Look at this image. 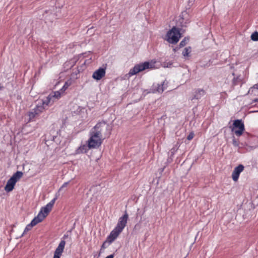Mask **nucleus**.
Here are the masks:
<instances>
[{
    "mask_svg": "<svg viewBox=\"0 0 258 258\" xmlns=\"http://www.w3.org/2000/svg\"><path fill=\"white\" fill-rule=\"evenodd\" d=\"M191 52V47H185L183 51H182V55L184 56H188L189 54Z\"/></svg>",
    "mask_w": 258,
    "mask_h": 258,
    "instance_id": "nucleus-19",
    "label": "nucleus"
},
{
    "mask_svg": "<svg viewBox=\"0 0 258 258\" xmlns=\"http://www.w3.org/2000/svg\"><path fill=\"white\" fill-rule=\"evenodd\" d=\"M244 166L242 165H239L236 167L232 174V179L234 181H237L240 173L243 170Z\"/></svg>",
    "mask_w": 258,
    "mask_h": 258,
    "instance_id": "nucleus-14",
    "label": "nucleus"
},
{
    "mask_svg": "<svg viewBox=\"0 0 258 258\" xmlns=\"http://www.w3.org/2000/svg\"><path fill=\"white\" fill-rule=\"evenodd\" d=\"M164 90H165V88L164 87V82H163L161 84H158V83H154L152 86V87L150 89V91H149V93H161L164 91Z\"/></svg>",
    "mask_w": 258,
    "mask_h": 258,
    "instance_id": "nucleus-12",
    "label": "nucleus"
},
{
    "mask_svg": "<svg viewBox=\"0 0 258 258\" xmlns=\"http://www.w3.org/2000/svg\"><path fill=\"white\" fill-rule=\"evenodd\" d=\"M238 80H239V79H238V78H235V77H234V78L233 79V82H232L233 85H237V84H238L237 82H238Z\"/></svg>",
    "mask_w": 258,
    "mask_h": 258,
    "instance_id": "nucleus-25",
    "label": "nucleus"
},
{
    "mask_svg": "<svg viewBox=\"0 0 258 258\" xmlns=\"http://www.w3.org/2000/svg\"><path fill=\"white\" fill-rule=\"evenodd\" d=\"M195 134L193 132H190L187 137V139L189 141L191 140L194 137Z\"/></svg>",
    "mask_w": 258,
    "mask_h": 258,
    "instance_id": "nucleus-24",
    "label": "nucleus"
},
{
    "mask_svg": "<svg viewBox=\"0 0 258 258\" xmlns=\"http://www.w3.org/2000/svg\"><path fill=\"white\" fill-rule=\"evenodd\" d=\"M166 40L169 43L171 44L177 43L181 37L179 29L175 27H173L171 30L168 31L166 34Z\"/></svg>",
    "mask_w": 258,
    "mask_h": 258,
    "instance_id": "nucleus-4",
    "label": "nucleus"
},
{
    "mask_svg": "<svg viewBox=\"0 0 258 258\" xmlns=\"http://www.w3.org/2000/svg\"><path fill=\"white\" fill-rule=\"evenodd\" d=\"M257 101V99H255V102H256Z\"/></svg>",
    "mask_w": 258,
    "mask_h": 258,
    "instance_id": "nucleus-28",
    "label": "nucleus"
},
{
    "mask_svg": "<svg viewBox=\"0 0 258 258\" xmlns=\"http://www.w3.org/2000/svg\"><path fill=\"white\" fill-rule=\"evenodd\" d=\"M109 125L105 121L98 122L96 125L91 130L94 133H98V135L102 137V133L104 130H109Z\"/></svg>",
    "mask_w": 258,
    "mask_h": 258,
    "instance_id": "nucleus-11",
    "label": "nucleus"
},
{
    "mask_svg": "<svg viewBox=\"0 0 258 258\" xmlns=\"http://www.w3.org/2000/svg\"><path fill=\"white\" fill-rule=\"evenodd\" d=\"M232 144L234 147H239V141L238 140H236L234 137H233L232 139Z\"/></svg>",
    "mask_w": 258,
    "mask_h": 258,
    "instance_id": "nucleus-22",
    "label": "nucleus"
},
{
    "mask_svg": "<svg viewBox=\"0 0 258 258\" xmlns=\"http://www.w3.org/2000/svg\"><path fill=\"white\" fill-rule=\"evenodd\" d=\"M68 237V235H63V236L62 238V239L61 240L57 247L56 248L54 251V256L53 258H60V256L61 255L63 251L66 244V241L64 239Z\"/></svg>",
    "mask_w": 258,
    "mask_h": 258,
    "instance_id": "nucleus-10",
    "label": "nucleus"
},
{
    "mask_svg": "<svg viewBox=\"0 0 258 258\" xmlns=\"http://www.w3.org/2000/svg\"><path fill=\"white\" fill-rule=\"evenodd\" d=\"M116 238L115 236L111 235V233H110L109 235L107 236V239L103 243L101 250L107 248Z\"/></svg>",
    "mask_w": 258,
    "mask_h": 258,
    "instance_id": "nucleus-15",
    "label": "nucleus"
},
{
    "mask_svg": "<svg viewBox=\"0 0 258 258\" xmlns=\"http://www.w3.org/2000/svg\"><path fill=\"white\" fill-rule=\"evenodd\" d=\"M113 254H110L107 256H106L105 258H113Z\"/></svg>",
    "mask_w": 258,
    "mask_h": 258,
    "instance_id": "nucleus-26",
    "label": "nucleus"
},
{
    "mask_svg": "<svg viewBox=\"0 0 258 258\" xmlns=\"http://www.w3.org/2000/svg\"><path fill=\"white\" fill-rule=\"evenodd\" d=\"M90 149L92 148L89 147V144H87V145L84 144L80 146L77 149L76 152L77 154L85 153Z\"/></svg>",
    "mask_w": 258,
    "mask_h": 258,
    "instance_id": "nucleus-16",
    "label": "nucleus"
},
{
    "mask_svg": "<svg viewBox=\"0 0 258 258\" xmlns=\"http://www.w3.org/2000/svg\"><path fill=\"white\" fill-rule=\"evenodd\" d=\"M189 41V38L185 37L179 43V46L180 47H184L186 45L187 42Z\"/></svg>",
    "mask_w": 258,
    "mask_h": 258,
    "instance_id": "nucleus-20",
    "label": "nucleus"
},
{
    "mask_svg": "<svg viewBox=\"0 0 258 258\" xmlns=\"http://www.w3.org/2000/svg\"><path fill=\"white\" fill-rule=\"evenodd\" d=\"M23 174L22 172L19 171L14 173L8 180L6 185L5 187V190L7 192H10L13 190L16 183L22 177Z\"/></svg>",
    "mask_w": 258,
    "mask_h": 258,
    "instance_id": "nucleus-6",
    "label": "nucleus"
},
{
    "mask_svg": "<svg viewBox=\"0 0 258 258\" xmlns=\"http://www.w3.org/2000/svg\"><path fill=\"white\" fill-rule=\"evenodd\" d=\"M56 198H53L49 203H48L45 206L42 207L37 216L35 217L31 221V223L27 225L25 227L24 231L22 235V236L25 233L30 230L31 228L37 225L38 223L42 221L44 218L48 215V213L51 210L53 206L54 205Z\"/></svg>",
    "mask_w": 258,
    "mask_h": 258,
    "instance_id": "nucleus-1",
    "label": "nucleus"
},
{
    "mask_svg": "<svg viewBox=\"0 0 258 258\" xmlns=\"http://www.w3.org/2000/svg\"><path fill=\"white\" fill-rule=\"evenodd\" d=\"M205 94V92L203 89H197L195 91L194 96L192 98L191 100L200 99Z\"/></svg>",
    "mask_w": 258,
    "mask_h": 258,
    "instance_id": "nucleus-17",
    "label": "nucleus"
},
{
    "mask_svg": "<svg viewBox=\"0 0 258 258\" xmlns=\"http://www.w3.org/2000/svg\"><path fill=\"white\" fill-rule=\"evenodd\" d=\"M69 86V85L68 84V83H65L61 89H60V90L63 93L65 90L68 88Z\"/></svg>",
    "mask_w": 258,
    "mask_h": 258,
    "instance_id": "nucleus-23",
    "label": "nucleus"
},
{
    "mask_svg": "<svg viewBox=\"0 0 258 258\" xmlns=\"http://www.w3.org/2000/svg\"><path fill=\"white\" fill-rule=\"evenodd\" d=\"M105 69L100 68L93 73L92 78L96 80H100L105 75Z\"/></svg>",
    "mask_w": 258,
    "mask_h": 258,
    "instance_id": "nucleus-13",
    "label": "nucleus"
},
{
    "mask_svg": "<svg viewBox=\"0 0 258 258\" xmlns=\"http://www.w3.org/2000/svg\"><path fill=\"white\" fill-rule=\"evenodd\" d=\"M89 147L92 149L98 148L102 144V137L98 135V133L90 132V138L87 141Z\"/></svg>",
    "mask_w": 258,
    "mask_h": 258,
    "instance_id": "nucleus-5",
    "label": "nucleus"
},
{
    "mask_svg": "<svg viewBox=\"0 0 258 258\" xmlns=\"http://www.w3.org/2000/svg\"><path fill=\"white\" fill-rule=\"evenodd\" d=\"M251 39L254 41H258V32L255 31L251 35Z\"/></svg>",
    "mask_w": 258,
    "mask_h": 258,
    "instance_id": "nucleus-21",
    "label": "nucleus"
},
{
    "mask_svg": "<svg viewBox=\"0 0 258 258\" xmlns=\"http://www.w3.org/2000/svg\"><path fill=\"white\" fill-rule=\"evenodd\" d=\"M3 86H2L1 84H0V90H2L3 89Z\"/></svg>",
    "mask_w": 258,
    "mask_h": 258,
    "instance_id": "nucleus-27",
    "label": "nucleus"
},
{
    "mask_svg": "<svg viewBox=\"0 0 258 258\" xmlns=\"http://www.w3.org/2000/svg\"><path fill=\"white\" fill-rule=\"evenodd\" d=\"M69 181L68 182H64L62 185L59 188L57 192H56L55 194V197L54 198H56V200L57 199V198H58V197L59 196V192L62 190V189L64 187H66L67 186V185L69 184Z\"/></svg>",
    "mask_w": 258,
    "mask_h": 258,
    "instance_id": "nucleus-18",
    "label": "nucleus"
},
{
    "mask_svg": "<svg viewBox=\"0 0 258 258\" xmlns=\"http://www.w3.org/2000/svg\"><path fill=\"white\" fill-rule=\"evenodd\" d=\"M233 128L232 131L237 136H240L244 131V125L241 120L237 119L233 122Z\"/></svg>",
    "mask_w": 258,
    "mask_h": 258,
    "instance_id": "nucleus-8",
    "label": "nucleus"
},
{
    "mask_svg": "<svg viewBox=\"0 0 258 258\" xmlns=\"http://www.w3.org/2000/svg\"><path fill=\"white\" fill-rule=\"evenodd\" d=\"M150 66V63L147 61L136 64L133 68L130 70L128 75L130 76L135 75L141 71L149 68Z\"/></svg>",
    "mask_w": 258,
    "mask_h": 258,
    "instance_id": "nucleus-7",
    "label": "nucleus"
},
{
    "mask_svg": "<svg viewBox=\"0 0 258 258\" xmlns=\"http://www.w3.org/2000/svg\"><path fill=\"white\" fill-rule=\"evenodd\" d=\"M128 218V215L125 211L124 215L119 218L116 226L111 231V235H113L117 238L125 227Z\"/></svg>",
    "mask_w": 258,
    "mask_h": 258,
    "instance_id": "nucleus-2",
    "label": "nucleus"
},
{
    "mask_svg": "<svg viewBox=\"0 0 258 258\" xmlns=\"http://www.w3.org/2000/svg\"><path fill=\"white\" fill-rule=\"evenodd\" d=\"M45 100H40L37 103L35 107L29 113L30 119L32 120L35 117L39 115L45 109L46 105Z\"/></svg>",
    "mask_w": 258,
    "mask_h": 258,
    "instance_id": "nucleus-3",
    "label": "nucleus"
},
{
    "mask_svg": "<svg viewBox=\"0 0 258 258\" xmlns=\"http://www.w3.org/2000/svg\"><path fill=\"white\" fill-rule=\"evenodd\" d=\"M63 94L59 90L50 93L45 99L46 101V105H51L56 100H58Z\"/></svg>",
    "mask_w": 258,
    "mask_h": 258,
    "instance_id": "nucleus-9",
    "label": "nucleus"
}]
</instances>
